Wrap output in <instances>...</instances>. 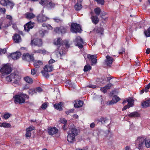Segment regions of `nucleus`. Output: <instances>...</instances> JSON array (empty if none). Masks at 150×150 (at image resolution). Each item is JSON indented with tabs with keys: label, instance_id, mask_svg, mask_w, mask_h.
Wrapping results in <instances>:
<instances>
[{
	"label": "nucleus",
	"instance_id": "nucleus-16",
	"mask_svg": "<svg viewBox=\"0 0 150 150\" xmlns=\"http://www.w3.org/2000/svg\"><path fill=\"white\" fill-rule=\"evenodd\" d=\"M120 100V98L116 96H113L112 99L111 100L108 101L107 103V104L108 105H112L116 103Z\"/></svg>",
	"mask_w": 150,
	"mask_h": 150
},
{
	"label": "nucleus",
	"instance_id": "nucleus-42",
	"mask_svg": "<svg viewBox=\"0 0 150 150\" xmlns=\"http://www.w3.org/2000/svg\"><path fill=\"white\" fill-rule=\"evenodd\" d=\"M127 102L128 103L127 105L130 106V107H132L133 105V100L130 99H127Z\"/></svg>",
	"mask_w": 150,
	"mask_h": 150
},
{
	"label": "nucleus",
	"instance_id": "nucleus-3",
	"mask_svg": "<svg viewBox=\"0 0 150 150\" xmlns=\"http://www.w3.org/2000/svg\"><path fill=\"white\" fill-rule=\"evenodd\" d=\"M25 97L28 98V96L26 94H17L13 96L14 102L16 104H22L25 103Z\"/></svg>",
	"mask_w": 150,
	"mask_h": 150
},
{
	"label": "nucleus",
	"instance_id": "nucleus-1",
	"mask_svg": "<svg viewBox=\"0 0 150 150\" xmlns=\"http://www.w3.org/2000/svg\"><path fill=\"white\" fill-rule=\"evenodd\" d=\"M145 143L146 146L147 148L150 147V139H146L142 137H138L135 141L136 147L139 150H142L143 145Z\"/></svg>",
	"mask_w": 150,
	"mask_h": 150
},
{
	"label": "nucleus",
	"instance_id": "nucleus-52",
	"mask_svg": "<svg viewBox=\"0 0 150 150\" xmlns=\"http://www.w3.org/2000/svg\"><path fill=\"white\" fill-rule=\"evenodd\" d=\"M74 109H72L66 111L65 113L66 114L69 115L70 113H73L74 112Z\"/></svg>",
	"mask_w": 150,
	"mask_h": 150
},
{
	"label": "nucleus",
	"instance_id": "nucleus-14",
	"mask_svg": "<svg viewBox=\"0 0 150 150\" xmlns=\"http://www.w3.org/2000/svg\"><path fill=\"white\" fill-rule=\"evenodd\" d=\"M34 23H32L30 21L25 24L24 27L25 31L28 32L30 29L33 28L34 27Z\"/></svg>",
	"mask_w": 150,
	"mask_h": 150
},
{
	"label": "nucleus",
	"instance_id": "nucleus-63",
	"mask_svg": "<svg viewBox=\"0 0 150 150\" xmlns=\"http://www.w3.org/2000/svg\"><path fill=\"white\" fill-rule=\"evenodd\" d=\"M55 62V61L53 59H51L49 61V64H51L53 63H54Z\"/></svg>",
	"mask_w": 150,
	"mask_h": 150
},
{
	"label": "nucleus",
	"instance_id": "nucleus-23",
	"mask_svg": "<svg viewBox=\"0 0 150 150\" xmlns=\"http://www.w3.org/2000/svg\"><path fill=\"white\" fill-rule=\"evenodd\" d=\"M142 106L144 108L150 106V98H149L142 103Z\"/></svg>",
	"mask_w": 150,
	"mask_h": 150
},
{
	"label": "nucleus",
	"instance_id": "nucleus-56",
	"mask_svg": "<svg viewBox=\"0 0 150 150\" xmlns=\"http://www.w3.org/2000/svg\"><path fill=\"white\" fill-rule=\"evenodd\" d=\"M31 135V133L30 132L26 131V133L25 134V136L27 137H30Z\"/></svg>",
	"mask_w": 150,
	"mask_h": 150
},
{
	"label": "nucleus",
	"instance_id": "nucleus-48",
	"mask_svg": "<svg viewBox=\"0 0 150 150\" xmlns=\"http://www.w3.org/2000/svg\"><path fill=\"white\" fill-rule=\"evenodd\" d=\"M125 52V49L123 47H122L119 50L118 53L120 54H122Z\"/></svg>",
	"mask_w": 150,
	"mask_h": 150
},
{
	"label": "nucleus",
	"instance_id": "nucleus-32",
	"mask_svg": "<svg viewBox=\"0 0 150 150\" xmlns=\"http://www.w3.org/2000/svg\"><path fill=\"white\" fill-rule=\"evenodd\" d=\"M82 8V4L77 2L74 6V8L76 10L79 11Z\"/></svg>",
	"mask_w": 150,
	"mask_h": 150
},
{
	"label": "nucleus",
	"instance_id": "nucleus-21",
	"mask_svg": "<svg viewBox=\"0 0 150 150\" xmlns=\"http://www.w3.org/2000/svg\"><path fill=\"white\" fill-rule=\"evenodd\" d=\"M140 114L138 112L135 111L132 112L127 115L128 117L130 118H136L140 116Z\"/></svg>",
	"mask_w": 150,
	"mask_h": 150
},
{
	"label": "nucleus",
	"instance_id": "nucleus-5",
	"mask_svg": "<svg viewBox=\"0 0 150 150\" xmlns=\"http://www.w3.org/2000/svg\"><path fill=\"white\" fill-rule=\"evenodd\" d=\"M3 76H5L10 74L11 71V69L10 67L7 64H4L0 70Z\"/></svg>",
	"mask_w": 150,
	"mask_h": 150
},
{
	"label": "nucleus",
	"instance_id": "nucleus-41",
	"mask_svg": "<svg viewBox=\"0 0 150 150\" xmlns=\"http://www.w3.org/2000/svg\"><path fill=\"white\" fill-rule=\"evenodd\" d=\"M1 125H0V127H9L11 126L10 124L6 122H3L1 123Z\"/></svg>",
	"mask_w": 150,
	"mask_h": 150
},
{
	"label": "nucleus",
	"instance_id": "nucleus-33",
	"mask_svg": "<svg viewBox=\"0 0 150 150\" xmlns=\"http://www.w3.org/2000/svg\"><path fill=\"white\" fill-rule=\"evenodd\" d=\"M83 102L81 100H79L77 103H76L74 104V107L76 108H79L81 107L83 105Z\"/></svg>",
	"mask_w": 150,
	"mask_h": 150
},
{
	"label": "nucleus",
	"instance_id": "nucleus-30",
	"mask_svg": "<svg viewBox=\"0 0 150 150\" xmlns=\"http://www.w3.org/2000/svg\"><path fill=\"white\" fill-rule=\"evenodd\" d=\"M55 6V4L52 2L51 0H48V4L47 7L50 9H52L54 8Z\"/></svg>",
	"mask_w": 150,
	"mask_h": 150
},
{
	"label": "nucleus",
	"instance_id": "nucleus-4",
	"mask_svg": "<svg viewBox=\"0 0 150 150\" xmlns=\"http://www.w3.org/2000/svg\"><path fill=\"white\" fill-rule=\"evenodd\" d=\"M0 4L3 6L9 7L11 9H12L13 8L15 5L13 1L9 0H1L0 1Z\"/></svg>",
	"mask_w": 150,
	"mask_h": 150
},
{
	"label": "nucleus",
	"instance_id": "nucleus-37",
	"mask_svg": "<svg viewBox=\"0 0 150 150\" xmlns=\"http://www.w3.org/2000/svg\"><path fill=\"white\" fill-rule=\"evenodd\" d=\"M24 79L26 82L29 83H33V81L32 79L29 76H27L24 77Z\"/></svg>",
	"mask_w": 150,
	"mask_h": 150
},
{
	"label": "nucleus",
	"instance_id": "nucleus-2",
	"mask_svg": "<svg viewBox=\"0 0 150 150\" xmlns=\"http://www.w3.org/2000/svg\"><path fill=\"white\" fill-rule=\"evenodd\" d=\"M21 79L20 76L15 72L11 73L10 75L6 78L7 81L17 85L19 84Z\"/></svg>",
	"mask_w": 150,
	"mask_h": 150
},
{
	"label": "nucleus",
	"instance_id": "nucleus-57",
	"mask_svg": "<svg viewBox=\"0 0 150 150\" xmlns=\"http://www.w3.org/2000/svg\"><path fill=\"white\" fill-rule=\"evenodd\" d=\"M37 71V70L36 69H31V73L32 75H34L36 74Z\"/></svg>",
	"mask_w": 150,
	"mask_h": 150
},
{
	"label": "nucleus",
	"instance_id": "nucleus-27",
	"mask_svg": "<svg viewBox=\"0 0 150 150\" xmlns=\"http://www.w3.org/2000/svg\"><path fill=\"white\" fill-rule=\"evenodd\" d=\"M97 121L98 122H100L103 124L107 123L109 121V120L106 117H101L99 119L97 120Z\"/></svg>",
	"mask_w": 150,
	"mask_h": 150
},
{
	"label": "nucleus",
	"instance_id": "nucleus-49",
	"mask_svg": "<svg viewBox=\"0 0 150 150\" xmlns=\"http://www.w3.org/2000/svg\"><path fill=\"white\" fill-rule=\"evenodd\" d=\"M35 129V127L33 126H31L27 128L26 130L31 132V131Z\"/></svg>",
	"mask_w": 150,
	"mask_h": 150
},
{
	"label": "nucleus",
	"instance_id": "nucleus-31",
	"mask_svg": "<svg viewBox=\"0 0 150 150\" xmlns=\"http://www.w3.org/2000/svg\"><path fill=\"white\" fill-rule=\"evenodd\" d=\"M62 102H59L58 103H56L54 105V107L56 109L61 110H62Z\"/></svg>",
	"mask_w": 150,
	"mask_h": 150
},
{
	"label": "nucleus",
	"instance_id": "nucleus-53",
	"mask_svg": "<svg viewBox=\"0 0 150 150\" xmlns=\"http://www.w3.org/2000/svg\"><path fill=\"white\" fill-rule=\"evenodd\" d=\"M69 127V126L67 125L64 124V125L62 127V128L64 130V131H66L68 129Z\"/></svg>",
	"mask_w": 150,
	"mask_h": 150
},
{
	"label": "nucleus",
	"instance_id": "nucleus-46",
	"mask_svg": "<svg viewBox=\"0 0 150 150\" xmlns=\"http://www.w3.org/2000/svg\"><path fill=\"white\" fill-rule=\"evenodd\" d=\"M88 58L90 60H91V61L94 58H97L96 55H91L90 54H88L87 55Z\"/></svg>",
	"mask_w": 150,
	"mask_h": 150
},
{
	"label": "nucleus",
	"instance_id": "nucleus-38",
	"mask_svg": "<svg viewBox=\"0 0 150 150\" xmlns=\"http://www.w3.org/2000/svg\"><path fill=\"white\" fill-rule=\"evenodd\" d=\"M48 72L47 70H45L44 69V70L41 71V73L43 76L46 78H48L49 77V75L48 74Z\"/></svg>",
	"mask_w": 150,
	"mask_h": 150
},
{
	"label": "nucleus",
	"instance_id": "nucleus-26",
	"mask_svg": "<svg viewBox=\"0 0 150 150\" xmlns=\"http://www.w3.org/2000/svg\"><path fill=\"white\" fill-rule=\"evenodd\" d=\"M100 16L102 19L105 21H106L108 17V13L104 11H102L100 14Z\"/></svg>",
	"mask_w": 150,
	"mask_h": 150
},
{
	"label": "nucleus",
	"instance_id": "nucleus-18",
	"mask_svg": "<svg viewBox=\"0 0 150 150\" xmlns=\"http://www.w3.org/2000/svg\"><path fill=\"white\" fill-rule=\"evenodd\" d=\"M21 55V53L20 52H16L11 53L10 56L13 59L16 60L20 57Z\"/></svg>",
	"mask_w": 150,
	"mask_h": 150
},
{
	"label": "nucleus",
	"instance_id": "nucleus-58",
	"mask_svg": "<svg viewBox=\"0 0 150 150\" xmlns=\"http://www.w3.org/2000/svg\"><path fill=\"white\" fill-rule=\"evenodd\" d=\"M35 92L36 93L37 92H40L42 91V89L40 87H38L35 89Z\"/></svg>",
	"mask_w": 150,
	"mask_h": 150
},
{
	"label": "nucleus",
	"instance_id": "nucleus-22",
	"mask_svg": "<svg viewBox=\"0 0 150 150\" xmlns=\"http://www.w3.org/2000/svg\"><path fill=\"white\" fill-rule=\"evenodd\" d=\"M25 16L27 19L29 20L32 19L35 17V15L33 13L29 12H26L25 14Z\"/></svg>",
	"mask_w": 150,
	"mask_h": 150
},
{
	"label": "nucleus",
	"instance_id": "nucleus-19",
	"mask_svg": "<svg viewBox=\"0 0 150 150\" xmlns=\"http://www.w3.org/2000/svg\"><path fill=\"white\" fill-rule=\"evenodd\" d=\"M75 137L76 136L69 132L67 136V140L69 142L72 143L76 140Z\"/></svg>",
	"mask_w": 150,
	"mask_h": 150
},
{
	"label": "nucleus",
	"instance_id": "nucleus-7",
	"mask_svg": "<svg viewBox=\"0 0 150 150\" xmlns=\"http://www.w3.org/2000/svg\"><path fill=\"white\" fill-rule=\"evenodd\" d=\"M76 45L80 49L83 48V45L84 43L82 39L80 37L78 36L76 37L74 41Z\"/></svg>",
	"mask_w": 150,
	"mask_h": 150
},
{
	"label": "nucleus",
	"instance_id": "nucleus-61",
	"mask_svg": "<svg viewBox=\"0 0 150 150\" xmlns=\"http://www.w3.org/2000/svg\"><path fill=\"white\" fill-rule=\"evenodd\" d=\"M96 58H94L91 61L92 62V64L93 65V64H95L97 62V60L96 59Z\"/></svg>",
	"mask_w": 150,
	"mask_h": 150
},
{
	"label": "nucleus",
	"instance_id": "nucleus-10",
	"mask_svg": "<svg viewBox=\"0 0 150 150\" xmlns=\"http://www.w3.org/2000/svg\"><path fill=\"white\" fill-rule=\"evenodd\" d=\"M37 18L38 21L39 23L45 22L50 19L49 18L42 14L38 15Z\"/></svg>",
	"mask_w": 150,
	"mask_h": 150
},
{
	"label": "nucleus",
	"instance_id": "nucleus-8",
	"mask_svg": "<svg viewBox=\"0 0 150 150\" xmlns=\"http://www.w3.org/2000/svg\"><path fill=\"white\" fill-rule=\"evenodd\" d=\"M67 27L64 26H61L60 27H57L54 29V31L57 33L64 34L66 33Z\"/></svg>",
	"mask_w": 150,
	"mask_h": 150
},
{
	"label": "nucleus",
	"instance_id": "nucleus-40",
	"mask_svg": "<svg viewBox=\"0 0 150 150\" xmlns=\"http://www.w3.org/2000/svg\"><path fill=\"white\" fill-rule=\"evenodd\" d=\"M144 33L146 37H150V26L147 29V30H144Z\"/></svg>",
	"mask_w": 150,
	"mask_h": 150
},
{
	"label": "nucleus",
	"instance_id": "nucleus-36",
	"mask_svg": "<svg viewBox=\"0 0 150 150\" xmlns=\"http://www.w3.org/2000/svg\"><path fill=\"white\" fill-rule=\"evenodd\" d=\"M54 22L57 23H62L63 21V20L61 19L59 17H56L54 18H53L52 19Z\"/></svg>",
	"mask_w": 150,
	"mask_h": 150
},
{
	"label": "nucleus",
	"instance_id": "nucleus-59",
	"mask_svg": "<svg viewBox=\"0 0 150 150\" xmlns=\"http://www.w3.org/2000/svg\"><path fill=\"white\" fill-rule=\"evenodd\" d=\"M87 87H88L89 88H96V86L94 85L90 84L88 86H87Z\"/></svg>",
	"mask_w": 150,
	"mask_h": 150
},
{
	"label": "nucleus",
	"instance_id": "nucleus-45",
	"mask_svg": "<svg viewBox=\"0 0 150 150\" xmlns=\"http://www.w3.org/2000/svg\"><path fill=\"white\" fill-rule=\"evenodd\" d=\"M59 122L64 125L67 124V121L65 118H62L60 119Z\"/></svg>",
	"mask_w": 150,
	"mask_h": 150
},
{
	"label": "nucleus",
	"instance_id": "nucleus-47",
	"mask_svg": "<svg viewBox=\"0 0 150 150\" xmlns=\"http://www.w3.org/2000/svg\"><path fill=\"white\" fill-rule=\"evenodd\" d=\"M104 31V29L102 28H98L96 30V32L98 33H100L101 34H103Z\"/></svg>",
	"mask_w": 150,
	"mask_h": 150
},
{
	"label": "nucleus",
	"instance_id": "nucleus-29",
	"mask_svg": "<svg viewBox=\"0 0 150 150\" xmlns=\"http://www.w3.org/2000/svg\"><path fill=\"white\" fill-rule=\"evenodd\" d=\"M44 69L47 70L49 72H51L53 69V67L52 65H46L44 67Z\"/></svg>",
	"mask_w": 150,
	"mask_h": 150
},
{
	"label": "nucleus",
	"instance_id": "nucleus-24",
	"mask_svg": "<svg viewBox=\"0 0 150 150\" xmlns=\"http://www.w3.org/2000/svg\"><path fill=\"white\" fill-rule=\"evenodd\" d=\"M57 49L58 50H59V48H58ZM61 50H62V49H61ZM65 49L64 48H63L62 49V51L61 50V51H59L58 50L57 52H56V54L57 56H58V57H62L65 54Z\"/></svg>",
	"mask_w": 150,
	"mask_h": 150
},
{
	"label": "nucleus",
	"instance_id": "nucleus-35",
	"mask_svg": "<svg viewBox=\"0 0 150 150\" xmlns=\"http://www.w3.org/2000/svg\"><path fill=\"white\" fill-rule=\"evenodd\" d=\"M94 11L96 14V16H98L99 15L101 12V10L99 7H97L95 8Z\"/></svg>",
	"mask_w": 150,
	"mask_h": 150
},
{
	"label": "nucleus",
	"instance_id": "nucleus-62",
	"mask_svg": "<svg viewBox=\"0 0 150 150\" xmlns=\"http://www.w3.org/2000/svg\"><path fill=\"white\" fill-rule=\"evenodd\" d=\"M6 11V9L4 8H1L0 9V12L3 13V14H5V13Z\"/></svg>",
	"mask_w": 150,
	"mask_h": 150
},
{
	"label": "nucleus",
	"instance_id": "nucleus-12",
	"mask_svg": "<svg viewBox=\"0 0 150 150\" xmlns=\"http://www.w3.org/2000/svg\"><path fill=\"white\" fill-rule=\"evenodd\" d=\"M106 59L105 61L104 64L106 65L108 68L111 67L112 64L113 59L109 55H107L106 57Z\"/></svg>",
	"mask_w": 150,
	"mask_h": 150
},
{
	"label": "nucleus",
	"instance_id": "nucleus-43",
	"mask_svg": "<svg viewBox=\"0 0 150 150\" xmlns=\"http://www.w3.org/2000/svg\"><path fill=\"white\" fill-rule=\"evenodd\" d=\"M91 69V67L90 65H86L84 68L83 71L85 72H87Z\"/></svg>",
	"mask_w": 150,
	"mask_h": 150
},
{
	"label": "nucleus",
	"instance_id": "nucleus-13",
	"mask_svg": "<svg viewBox=\"0 0 150 150\" xmlns=\"http://www.w3.org/2000/svg\"><path fill=\"white\" fill-rule=\"evenodd\" d=\"M31 44L32 45L37 46L39 47H41L42 44V41L40 39H34L31 41Z\"/></svg>",
	"mask_w": 150,
	"mask_h": 150
},
{
	"label": "nucleus",
	"instance_id": "nucleus-60",
	"mask_svg": "<svg viewBox=\"0 0 150 150\" xmlns=\"http://www.w3.org/2000/svg\"><path fill=\"white\" fill-rule=\"evenodd\" d=\"M130 108V106H129V105H126L124 106L123 108L122 109V111H124L126 110L127 109L129 108Z\"/></svg>",
	"mask_w": 150,
	"mask_h": 150
},
{
	"label": "nucleus",
	"instance_id": "nucleus-51",
	"mask_svg": "<svg viewBox=\"0 0 150 150\" xmlns=\"http://www.w3.org/2000/svg\"><path fill=\"white\" fill-rule=\"evenodd\" d=\"M29 94L33 95L35 93H36L35 89H30L28 91Z\"/></svg>",
	"mask_w": 150,
	"mask_h": 150
},
{
	"label": "nucleus",
	"instance_id": "nucleus-20",
	"mask_svg": "<svg viewBox=\"0 0 150 150\" xmlns=\"http://www.w3.org/2000/svg\"><path fill=\"white\" fill-rule=\"evenodd\" d=\"M112 85H113L112 83H110L104 87L101 88L100 90L104 93H105L107 92L108 90L110 89Z\"/></svg>",
	"mask_w": 150,
	"mask_h": 150
},
{
	"label": "nucleus",
	"instance_id": "nucleus-39",
	"mask_svg": "<svg viewBox=\"0 0 150 150\" xmlns=\"http://www.w3.org/2000/svg\"><path fill=\"white\" fill-rule=\"evenodd\" d=\"M48 1V0H41L39 3L41 5L47 7Z\"/></svg>",
	"mask_w": 150,
	"mask_h": 150
},
{
	"label": "nucleus",
	"instance_id": "nucleus-44",
	"mask_svg": "<svg viewBox=\"0 0 150 150\" xmlns=\"http://www.w3.org/2000/svg\"><path fill=\"white\" fill-rule=\"evenodd\" d=\"M97 2L98 4L103 5L104 4L105 1L104 0H93Z\"/></svg>",
	"mask_w": 150,
	"mask_h": 150
},
{
	"label": "nucleus",
	"instance_id": "nucleus-17",
	"mask_svg": "<svg viewBox=\"0 0 150 150\" xmlns=\"http://www.w3.org/2000/svg\"><path fill=\"white\" fill-rule=\"evenodd\" d=\"M33 65L35 67L37 68H39L42 67L43 64V63L42 61L37 60H35L34 59L33 60Z\"/></svg>",
	"mask_w": 150,
	"mask_h": 150
},
{
	"label": "nucleus",
	"instance_id": "nucleus-9",
	"mask_svg": "<svg viewBox=\"0 0 150 150\" xmlns=\"http://www.w3.org/2000/svg\"><path fill=\"white\" fill-rule=\"evenodd\" d=\"M22 59L23 60L30 62L33 61L34 57L33 55H30L29 53H26L23 54Z\"/></svg>",
	"mask_w": 150,
	"mask_h": 150
},
{
	"label": "nucleus",
	"instance_id": "nucleus-28",
	"mask_svg": "<svg viewBox=\"0 0 150 150\" xmlns=\"http://www.w3.org/2000/svg\"><path fill=\"white\" fill-rule=\"evenodd\" d=\"M98 17L96 16H92L91 18L92 23L96 25L98 23L99 21V20Z\"/></svg>",
	"mask_w": 150,
	"mask_h": 150
},
{
	"label": "nucleus",
	"instance_id": "nucleus-64",
	"mask_svg": "<svg viewBox=\"0 0 150 150\" xmlns=\"http://www.w3.org/2000/svg\"><path fill=\"white\" fill-rule=\"evenodd\" d=\"M40 50H33V52L34 53H40Z\"/></svg>",
	"mask_w": 150,
	"mask_h": 150
},
{
	"label": "nucleus",
	"instance_id": "nucleus-54",
	"mask_svg": "<svg viewBox=\"0 0 150 150\" xmlns=\"http://www.w3.org/2000/svg\"><path fill=\"white\" fill-rule=\"evenodd\" d=\"M4 117L5 119H7L10 116V114L9 113L4 114Z\"/></svg>",
	"mask_w": 150,
	"mask_h": 150
},
{
	"label": "nucleus",
	"instance_id": "nucleus-55",
	"mask_svg": "<svg viewBox=\"0 0 150 150\" xmlns=\"http://www.w3.org/2000/svg\"><path fill=\"white\" fill-rule=\"evenodd\" d=\"M47 103H45L42 105L41 107L42 109L44 110L47 108Z\"/></svg>",
	"mask_w": 150,
	"mask_h": 150
},
{
	"label": "nucleus",
	"instance_id": "nucleus-25",
	"mask_svg": "<svg viewBox=\"0 0 150 150\" xmlns=\"http://www.w3.org/2000/svg\"><path fill=\"white\" fill-rule=\"evenodd\" d=\"M13 39L16 43H18L21 40L20 35L18 34H16L14 35Z\"/></svg>",
	"mask_w": 150,
	"mask_h": 150
},
{
	"label": "nucleus",
	"instance_id": "nucleus-34",
	"mask_svg": "<svg viewBox=\"0 0 150 150\" xmlns=\"http://www.w3.org/2000/svg\"><path fill=\"white\" fill-rule=\"evenodd\" d=\"M63 42L61 38H57V40L54 42V44L55 45H59V47H60L62 45Z\"/></svg>",
	"mask_w": 150,
	"mask_h": 150
},
{
	"label": "nucleus",
	"instance_id": "nucleus-50",
	"mask_svg": "<svg viewBox=\"0 0 150 150\" xmlns=\"http://www.w3.org/2000/svg\"><path fill=\"white\" fill-rule=\"evenodd\" d=\"M69 42L68 41H64L63 42L62 44L64 45L66 48H68L69 47V45L68 44Z\"/></svg>",
	"mask_w": 150,
	"mask_h": 150
},
{
	"label": "nucleus",
	"instance_id": "nucleus-15",
	"mask_svg": "<svg viewBox=\"0 0 150 150\" xmlns=\"http://www.w3.org/2000/svg\"><path fill=\"white\" fill-rule=\"evenodd\" d=\"M58 132V130L55 127H50L48 129V133L50 135H52L56 134Z\"/></svg>",
	"mask_w": 150,
	"mask_h": 150
},
{
	"label": "nucleus",
	"instance_id": "nucleus-6",
	"mask_svg": "<svg viewBox=\"0 0 150 150\" xmlns=\"http://www.w3.org/2000/svg\"><path fill=\"white\" fill-rule=\"evenodd\" d=\"M71 31L73 33H79L81 32L82 30L81 27L79 24L72 23L71 26Z\"/></svg>",
	"mask_w": 150,
	"mask_h": 150
},
{
	"label": "nucleus",
	"instance_id": "nucleus-11",
	"mask_svg": "<svg viewBox=\"0 0 150 150\" xmlns=\"http://www.w3.org/2000/svg\"><path fill=\"white\" fill-rule=\"evenodd\" d=\"M69 130V132L76 136L78 135L80 132L79 130L76 129V127L73 125L70 126Z\"/></svg>",
	"mask_w": 150,
	"mask_h": 150
}]
</instances>
